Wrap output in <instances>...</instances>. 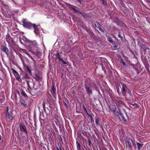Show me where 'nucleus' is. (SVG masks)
<instances>
[{
  "label": "nucleus",
  "instance_id": "obj_30",
  "mask_svg": "<svg viewBox=\"0 0 150 150\" xmlns=\"http://www.w3.org/2000/svg\"><path fill=\"white\" fill-rule=\"evenodd\" d=\"M62 62L63 63V64H67V63H66V62L65 61H64V60H63V61Z\"/></svg>",
  "mask_w": 150,
  "mask_h": 150
},
{
  "label": "nucleus",
  "instance_id": "obj_17",
  "mask_svg": "<svg viewBox=\"0 0 150 150\" xmlns=\"http://www.w3.org/2000/svg\"><path fill=\"white\" fill-rule=\"evenodd\" d=\"M121 117H122V119L124 121H126V120L125 119L124 117L122 115H122H121Z\"/></svg>",
  "mask_w": 150,
  "mask_h": 150
},
{
  "label": "nucleus",
  "instance_id": "obj_11",
  "mask_svg": "<svg viewBox=\"0 0 150 150\" xmlns=\"http://www.w3.org/2000/svg\"><path fill=\"white\" fill-rule=\"evenodd\" d=\"M86 89L88 93L91 94L92 93L91 90L88 87H86Z\"/></svg>",
  "mask_w": 150,
  "mask_h": 150
},
{
  "label": "nucleus",
  "instance_id": "obj_10",
  "mask_svg": "<svg viewBox=\"0 0 150 150\" xmlns=\"http://www.w3.org/2000/svg\"><path fill=\"white\" fill-rule=\"evenodd\" d=\"M2 50L6 53H7L8 51V50L7 47H3L2 48Z\"/></svg>",
  "mask_w": 150,
  "mask_h": 150
},
{
  "label": "nucleus",
  "instance_id": "obj_1",
  "mask_svg": "<svg viewBox=\"0 0 150 150\" xmlns=\"http://www.w3.org/2000/svg\"><path fill=\"white\" fill-rule=\"evenodd\" d=\"M23 25L24 27L28 28H30L33 27L34 28V32L36 35H38L39 33V30L40 27L39 25H36V24H33L28 21L26 19H23L22 21Z\"/></svg>",
  "mask_w": 150,
  "mask_h": 150
},
{
  "label": "nucleus",
  "instance_id": "obj_20",
  "mask_svg": "<svg viewBox=\"0 0 150 150\" xmlns=\"http://www.w3.org/2000/svg\"><path fill=\"white\" fill-rule=\"evenodd\" d=\"M32 44H33V45H36L37 43H36V42H35V41H33V42H32Z\"/></svg>",
  "mask_w": 150,
  "mask_h": 150
},
{
  "label": "nucleus",
  "instance_id": "obj_31",
  "mask_svg": "<svg viewBox=\"0 0 150 150\" xmlns=\"http://www.w3.org/2000/svg\"><path fill=\"white\" fill-rule=\"evenodd\" d=\"M109 41L111 42H113V41L111 39H109Z\"/></svg>",
  "mask_w": 150,
  "mask_h": 150
},
{
  "label": "nucleus",
  "instance_id": "obj_5",
  "mask_svg": "<svg viewBox=\"0 0 150 150\" xmlns=\"http://www.w3.org/2000/svg\"><path fill=\"white\" fill-rule=\"evenodd\" d=\"M113 114L116 116H118L120 115H122V113L120 110H118L117 111H115L113 112Z\"/></svg>",
  "mask_w": 150,
  "mask_h": 150
},
{
  "label": "nucleus",
  "instance_id": "obj_16",
  "mask_svg": "<svg viewBox=\"0 0 150 150\" xmlns=\"http://www.w3.org/2000/svg\"><path fill=\"white\" fill-rule=\"evenodd\" d=\"M121 63L123 65H124V66L125 65V64H126L125 63L122 59L121 60Z\"/></svg>",
  "mask_w": 150,
  "mask_h": 150
},
{
  "label": "nucleus",
  "instance_id": "obj_24",
  "mask_svg": "<svg viewBox=\"0 0 150 150\" xmlns=\"http://www.w3.org/2000/svg\"><path fill=\"white\" fill-rule=\"evenodd\" d=\"M88 141L89 144L90 145L91 144V142L90 139H88Z\"/></svg>",
  "mask_w": 150,
  "mask_h": 150
},
{
  "label": "nucleus",
  "instance_id": "obj_28",
  "mask_svg": "<svg viewBox=\"0 0 150 150\" xmlns=\"http://www.w3.org/2000/svg\"><path fill=\"white\" fill-rule=\"evenodd\" d=\"M57 150H62V149H61V148L60 147L59 148L57 147Z\"/></svg>",
  "mask_w": 150,
  "mask_h": 150
},
{
  "label": "nucleus",
  "instance_id": "obj_18",
  "mask_svg": "<svg viewBox=\"0 0 150 150\" xmlns=\"http://www.w3.org/2000/svg\"><path fill=\"white\" fill-rule=\"evenodd\" d=\"M12 71H13V72L14 74L15 73V74H18V72L16 71L15 70H14V69H12Z\"/></svg>",
  "mask_w": 150,
  "mask_h": 150
},
{
  "label": "nucleus",
  "instance_id": "obj_32",
  "mask_svg": "<svg viewBox=\"0 0 150 150\" xmlns=\"http://www.w3.org/2000/svg\"><path fill=\"white\" fill-rule=\"evenodd\" d=\"M23 93V95L24 96H26V94H25L24 92V93Z\"/></svg>",
  "mask_w": 150,
  "mask_h": 150
},
{
  "label": "nucleus",
  "instance_id": "obj_29",
  "mask_svg": "<svg viewBox=\"0 0 150 150\" xmlns=\"http://www.w3.org/2000/svg\"><path fill=\"white\" fill-rule=\"evenodd\" d=\"M77 147H79L80 148V144L79 143H77Z\"/></svg>",
  "mask_w": 150,
  "mask_h": 150
},
{
  "label": "nucleus",
  "instance_id": "obj_22",
  "mask_svg": "<svg viewBox=\"0 0 150 150\" xmlns=\"http://www.w3.org/2000/svg\"><path fill=\"white\" fill-rule=\"evenodd\" d=\"M24 52L28 55H29L28 52L26 50H24Z\"/></svg>",
  "mask_w": 150,
  "mask_h": 150
},
{
  "label": "nucleus",
  "instance_id": "obj_26",
  "mask_svg": "<svg viewBox=\"0 0 150 150\" xmlns=\"http://www.w3.org/2000/svg\"><path fill=\"white\" fill-rule=\"evenodd\" d=\"M102 1H103V4H104V5L106 4V2L104 1L103 0H102Z\"/></svg>",
  "mask_w": 150,
  "mask_h": 150
},
{
  "label": "nucleus",
  "instance_id": "obj_35",
  "mask_svg": "<svg viewBox=\"0 0 150 150\" xmlns=\"http://www.w3.org/2000/svg\"><path fill=\"white\" fill-rule=\"evenodd\" d=\"M23 105H24V106H26V104H24V103H23Z\"/></svg>",
  "mask_w": 150,
  "mask_h": 150
},
{
  "label": "nucleus",
  "instance_id": "obj_14",
  "mask_svg": "<svg viewBox=\"0 0 150 150\" xmlns=\"http://www.w3.org/2000/svg\"><path fill=\"white\" fill-rule=\"evenodd\" d=\"M83 108L84 111L86 112L87 114V115H88V111L86 109V108L85 107L84 105H83L82 106Z\"/></svg>",
  "mask_w": 150,
  "mask_h": 150
},
{
  "label": "nucleus",
  "instance_id": "obj_34",
  "mask_svg": "<svg viewBox=\"0 0 150 150\" xmlns=\"http://www.w3.org/2000/svg\"><path fill=\"white\" fill-rule=\"evenodd\" d=\"M96 123L97 124H98V121H97V120H96Z\"/></svg>",
  "mask_w": 150,
  "mask_h": 150
},
{
  "label": "nucleus",
  "instance_id": "obj_38",
  "mask_svg": "<svg viewBox=\"0 0 150 150\" xmlns=\"http://www.w3.org/2000/svg\"><path fill=\"white\" fill-rule=\"evenodd\" d=\"M64 21V23L65 22V21Z\"/></svg>",
  "mask_w": 150,
  "mask_h": 150
},
{
  "label": "nucleus",
  "instance_id": "obj_9",
  "mask_svg": "<svg viewBox=\"0 0 150 150\" xmlns=\"http://www.w3.org/2000/svg\"><path fill=\"white\" fill-rule=\"evenodd\" d=\"M137 148L138 149L140 150L141 149L143 146V144L137 142Z\"/></svg>",
  "mask_w": 150,
  "mask_h": 150
},
{
  "label": "nucleus",
  "instance_id": "obj_33",
  "mask_svg": "<svg viewBox=\"0 0 150 150\" xmlns=\"http://www.w3.org/2000/svg\"><path fill=\"white\" fill-rule=\"evenodd\" d=\"M78 2L80 3V4H81V1L80 0H77Z\"/></svg>",
  "mask_w": 150,
  "mask_h": 150
},
{
  "label": "nucleus",
  "instance_id": "obj_19",
  "mask_svg": "<svg viewBox=\"0 0 150 150\" xmlns=\"http://www.w3.org/2000/svg\"><path fill=\"white\" fill-rule=\"evenodd\" d=\"M52 90L54 93H55L56 90L53 86H52Z\"/></svg>",
  "mask_w": 150,
  "mask_h": 150
},
{
  "label": "nucleus",
  "instance_id": "obj_15",
  "mask_svg": "<svg viewBox=\"0 0 150 150\" xmlns=\"http://www.w3.org/2000/svg\"><path fill=\"white\" fill-rule=\"evenodd\" d=\"M16 79L17 80H18V81H21V78L19 77V76H16Z\"/></svg>",
  "mask_w": 150,
  "mask_h": 150
},
{
  "label": "nucleus",
  "instance_id": "obj_8",
  "mask_svg": "<svg viewBox=\"0 0 150 150\" xmlns=\"http://www.w3.org/2000/svg\"><path fill=\"white\" fill-rule=\"evenodd\" d=\"M125 144L127 146H128L129 148H130L132 146L131 144V142L129 141H126L125 142Z\"/></svg>",
  "mask_w": 150,
  "mask_h": 150
},
{
  "label": "nucleus",
  "instance_id": "obj_36",
  "mask_svg": "<svg viewBox=\"0 0 150 150\" xmlns=\"http://www.w3.org/2000/svg\"><path fill=\"white\" fill-rule=\"evenodd\" d=\"M82 15V16H83V18H85V16H84L82 14V15Z\"/></svg>",
  "mask_w": 150,
  "mask_h": 150
},
{
  "label": "nucleus",
  "instance_id": "obj_21",
  "mask_svg": "<svg viewBox=\"0 0 150 150\" xmlns=\"http://www.w3.org/2000/svg\"><path fill=\"white\" fill-rule=\"evenodd\" d=\"M98 29L101 32H103V29L100 27L98 28Z\"/></svg>",
  "mask_w": 150,
  "mask_h": 150
},
{
  "label": "nucleus",
  "instance_id": "obj_12",
  "mask_svg": "<svg viewBox=\"0 0 150 150\" xmlns=\"http://www.w3.org/2000/svg\"><path fill=\"white\" fill-rule=\"evenodd\" d=\"M6 117L8 118L11 120L12 118V116L9 113H6Z\"/></svg>",
  "mask_w": 150,
  "mask_h": 150
},
{
  "label": "nucleus",
  "instance_id": "obj_3",
  "mask_svg": "<svg viewBox=\"0 0 150 150\" xmlns=\"http://www.w3.org/2000/svg\"><path fill=\"white\" fill-rule=\"evenodd\" d=\"M122 92L123 96H125L126 94V91L127 89V87L126 85L124 84H122Z\"/></svg>",
  "mask_w": 150,
  "mask_h": 150
},
{
  "label": "nucleus",
  "instance_id": "obj_25",
  "mask_svg": "<svg viewBox=\"0 0 150 150\" xmlns=\"http://www.w3.org/2000/svg\"><path fill=\"white\" fill-rule=\"evenodd\" d=\"M58 58L62 62L64 60L62 59L60 57H59Z\"/></svg>",
  "mask_w": 150,
  "mask_h": 150
},
{
  "label": "nucleus",
  "instance_id": "obj_7",
  "mask_svg": "<svg viewBox=\"0 0 150 150\" xmlns=\"http://www.w3.org/2000/svg\"><path fill=\"white\" fill-rule=\"evenodd\" d=\"M72 9H73V11L75 13H76L78 14H81L82 13L81 12H80L78 10V9H76L75 8H72Z\"/></svg>",
  "mask_w": 150,
  "mask_h": 150
},
{
  "label": "nucleus",
  "instance_id": "obj_2",
  "mask_svg": "<svg viewBox=\"0 0 150 150\" xmlns=\"http://www.w3.org/2000/svg\"><path fill=\"white\" fill-rule=\"evenodd\" d=\"M20 128L21 133H24L25 134H27L26 127L25 125H20Z\"/></svg>",
  "mask_w": 150,
  "mask_h": 150
},
{
  "label": "nucleus",
  "instance_id": "obj_37",
  "mask_svg": "<svg viewBox=\"0 0 150 150\" xmlns=\"http://www.w3.org/2000/svg\"><path fill=\"white\" fill-rule=\"evenodd\" d=\"M118 93H119V91H117Z\"/></svg>",
  "mask_w": 150,
  "mask_h": 150
},
{
  "label": "nucleus",
  "instance_id": "obj_4",
  "mask_svg": "<svg viewBox=\"0 0 150 150\" xmlns=\"http://www.w3.org/2000/svg\"><path fill=\"white\" fill-rule=\"evenodd\" d=\"M116 101L119 106H122L123 105H124L125 106H126L125 103H124V102L119 98H117V99H116Z\"/></svg>",
  "mask_w": 150,
  "mask_h": 150
},
{
  "label": "nucleus",
  "instance_id": "obj_6",
  "mask_svg": "<svg viewBox=\"0 0 150 150\" xmlns=\"http://www.w3.org/2000/svg\"><path fill=\"white\" fill-rule=\"evenodd\" d=\"M109 108L111 110L114 112L115 111L116 107L114 105H111L110 106Z\"/></svg>",
  "mask_w": 150,
  "mask_h": 150
},
{
  "label": "nucleus",
  "instance_id": "obj_13",
  "mask_svg": "<svg viewBox=\"0 0 150 150\" xmlns=\"http://www.w3.org/2000/svg\"><path fill=\"white\" fill-rule=\"evenodd\" d=\"M35 78L36 79H37V80H38V79H40V77L39 75H37V74H36V75L35 76Z\"/></svg>",
  "mask_w": 150,
  "mask_h": 150
},
{
  "label": "nucleus",
  "instance_id": "obj_23",
  "mask_svg": "<svg viewBox=\"0 0 150 150\" xmlns=\"http://www.w3.org/2000/svg\"><path fill=\"white\" fill-rule=\"evenodd\" d=\"M118 37L121 38V39H122L123 38L120 35V34H119L118 35Z\"/></svg>",
  "mask_w": 150,
  "mask_h": 150
},
{
  "label": "nucleus",
  "instance_id": "obj_27",
  "mask_svg": "<svg viewBox=\"0 0 150 150\" xmlns=\"http://www.w3.org/2000/svg\"><path fill=\"white\" fill-rule=\"evenodd\" d=\"M88 116L90 117V118H91V119L92 120V116L91 115H89L88 114Z\"/></svg>",
  "mask_w": 150,
  "mask_h": 150
}]
</instances>
